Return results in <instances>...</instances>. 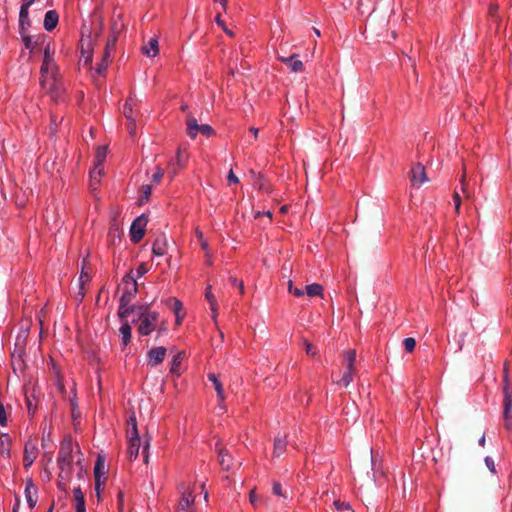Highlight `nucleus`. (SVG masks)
Wrapping results in <instances>:
<instances>
[{
	"label": "nucleus",
	"instance_id": "obj_29",
	"mask_svg": "<svg viewBox=\"0 0 512 512\" xmlns=\"http://www.w3.org/2000/svg\"><path fill=\"white\" fill-rule=\"evenodd\" d=\"M196 234H197V237L199 238L201 249L205 253L206 264L211 265L212 264V260H211V252H210V249H209V244H208L207 240H205L203 238V235H202L201 232L196 231Z\"/></svg>",
	"mask_w": 512,
	"mask_h": 512
},
{
	"label": "nucleus",
	"instance_id": "obj_32",
	"mask_svg": "<svg viewBox=\"0 0 512 512\" xmlns=\"http://www.w3.org/2000/svg\"><path fill=\"white\" fill-rule=\"evenodd\" d=\"M356 361V350L350 349L344 354L345 369L353 370Z\"/></svg>",
	"mask_w": 512,
	"mask_h": 512
},
{
	"label": "nucleus",
	"instance_id": "obj_54",
	"mask_svg": "<svg viewBox=\"0 0 512 512\" xmlns=\"http://www.w3.org/2000/svg\"><path fill=\"white\" fill-rule=\"evenodd\" d=\"M249 501L253 506H257L259 502V498L255 493V490H252L249 494Z\"/></svg>",
	"mask_w": 512,
	"mask_h": 512
},
{
	"label": "nucleus",
	"instance_id": "obj_59",
	"mask_svg": "<svg viewBox=\"0 0 512 512\" xmlns=\"http://www.w3.org/2000/svg\"><path fill=\"white\" fill-rule=\"evenodd\" d=\"M109 236L113 238H119V229L116 226H111L109 229Z\"/></svg>",
	"mask_w": 512,
	"mask_h": 512
},
{
	"label": "nucleus",
	"instance_id": "obj_16",
	"mask_svg": "<svg viewBox=\"0 0 512 512\" xmlns=\"http://www.w3.org/2000/svg\"><path fill=\"white\" fill-rule=\"evenodd\" d=\"M218 459L223 470H230L233 466V457L225 448L218 449Z\"/></svg>",
	"mask_w": 512,
	"mask_h": 512
},
{
	"label": "nucleus",
	"instance_id": "obj_9",
	"mask_svg": "<svg viewBox=\"0 0 512 512\" xmlns=\"http://www.w3.org/2000/svg\"><path fill=\"white\" fill-rule=\"evenodd\" d=\"M428 178L425 173V168L422 164L417 163L413 165L411 169V182L413 186L420 187L422 184L426 183Z\"/></svg>",
	"mask_w": 512,
	"mask_h": 512
},
{
	"label": "nucleus",
	"instance_id": "obj_6",
	"mask_svg": "<svg viewBox=\"0 0 512 512\" xmlns=\"http://www.w3.org/2000/svg\"><path fill=\"white\" fill-rule=\"evenodd\" d=\"M503 395L504 427L510 431L512 430V386H504Z\"/></svg>",
	"mask_w": 512,
	"mask_h": 512
},
{
	"label": "nucleus",
	"instance_id": "obj_61",
	"mask_svg": "<svg viewBox=\"0 0 512 512\" xmlns=\"http://www.w3.org/2000/svg\"><path fill=\"white\" fill-rule=\"evenodd\" d=\"M201 489H202V495H203L204 502L208 503L209 494H208V491L205 488V483L201 484Z\"/></svg>",
	"mask_w": 512,
	"mask_h": 512
},
{
	"label": "nucleus",
	"instance_id": "obj_44",
	"mask_svg": "<svg viewBox=\"0 0 512 512\" xmlns=\"http://www.w3.org/2000/svg\"><path fill=\"white\" fill-rule=\"evenodd\" d=\"M353 380V370L346 369L342 375L343 384H350L351 382H353Z\"/></svg>",
	"mask_w": 512,
	"mask_h": 512
},
{
	"label": "nucleus",
	"instance_id": "obj_25",
	"mask_svg": "<svg viewBox=\"0 0 512 512\" xmlns=\"http://www.w3.org/2000/svg\"><path fill=\"white\" fill-rule=\"evenodd\" d=\"M169 302L171 303V309L175 314L176 323L180 324L185 316L182 302L176 298L170 299Z\"/></svg>",
	"mask_w": 512,
	"mask_h": 512
},
{
	"label": "nucleus",
	"instance_id": "obj_45",
	"mask_svg": "<svg viewBox=\"0 0 512 512\" xmlns=\"http://www.w3.org/2000/svg\"><path fill=\"white\" fill-rule=\"evenodd\" d=\"M484 461H485V465L488 468V470L491 473L495 474L496 473V465H495L493 458H491L490 456H486Z\"/></svg>",
	"mask_w": 512,
	"mask_h": 512
},
{
	"label": "nucleus",
	"instance_id": "obj_17",
	"mask_svg": "<svg viewBox=\"0 0 512 512\" xmlns=\"http://www.w3.org/2000/svg\"><path fill=\"white\" fill-rule=\"evenodd\" d=\"M59 22L58 13L55 10H49L44 17L43 26L46 31H52Z\"/></svg>",
	"mask_w": 512,
	"mask_h": 512
},
{
	"label": "nucleus",
	"instance_id": "obj_52",
	"mask_svg": "<svg viewBox=\"0 0 512 512\" xmlns=\"http://www.w3.org/2000/svg\"><path fill=\"white\" fill-rule=\"evenodd\" d=\"M109 64L106 63V62H103V60H101L97 66H96V72L98 74H102L106 71V69L108 68Z\"/></svg>",
	"mask_w": 512,
	"mask_h": 512
},
{
	"label": "nucleus",
	"instance_id": "obj_63",
	"mask_svg": "<svg viewBox=\"0 0 512 512\" xmlns=\"http://www.w3.org/2000/svg\"><path fill=\"white\" fill-rule=\"evenodd\" d=\"M291 293L296 297H301L304 295V291L300 288H294L293 290H291Z\"/></svg>",
	"mask_w": 512,
	"mask_h": 512
},
{
	"label": "nucleus",
	"instance_id": "obj_27",
	"mask_svg": "<svg viewBox=\"0 0 512 512\" xmlns=\"http://www.w3.org/2000/svg\"><path fill=\"white\" fill-rule=\"evenodd\" d=\"M196 134L209 138L214 135V129L208 124H198L194 119V137Z\"/></svg>",
	"mask_w": 512,
	"mask_h": 512
},
{
	"label": "nucleus",
	"instance_id": "obj_24",
	"mask_svg": "<svg viewBox=\"0 0 512 512\" xmlns=\"http://www.w3.org/2000/svg\"><path fill=\"white\" fill-rule=\"evenodd\" d=\"M184 359V353L178 352L173 355L171 360L170 372L175 375H180L182 371V362Z\"/></svg>",
	"mask_w": 512,
	"mask_h": 512
},
{
	"label": "nucleus",
	"instance_id": "obj_47",
	"mask_svg": "<svg viewBox=\"0 0 512 512\" xmlns=\"http://www.w3.org/2000/svg\"><path fill=\"white\" fill-rule=\"evenodd\" d=\"M163 174H164L163 170L160 167H156V170H155L154 174L152 175V181L154 183L158 184L161 181Z\"/></svg>",
	"mask_w": 512,
	"mask_h": 512
},
{
	"label": "nucleus",
	"instance_id": "obj_21",
	"mask_svg": "<svg viewBox=\"0 0 512 512\" xmlns=\"http://www.w3.org/2000/svg\"><path fill=\"white\" fill-rule=\"evenodd\" d=\"M104 174V167L101 165H94L90 172V185L95 190L101 182V178Z\"/></svg>",
	"mask_w": 512,
	"mask_h": 512
},
{
	"label": "nucleus",
	"instance_id": "obj_8",
	"mask_svg": "<svg viewBox=\"0 0 512 512\" xmlns=\"http://www.w3.org/2000/svg\"><path fill=\"white\" fill-rule=\"evenodd\" d=\"M158 314L156 312H152L141 318V322L138 328V331L141 335L146 336L151 334L157 324Z\"/></svg>",
	"mask_w": 512,
	"mask_h": 512
},
{
	"label": "nucleus",
	"instance_id": "obj_39",
	"mask_svg": "<svg viewBox=\"0 0 512 512\" xmlns=\"http://www.w3.org/2000/svg\"><path fill=\"white\" fill-rule=\"evenodd\" d=\"M151 192H152V188L150 185H142L141 197L139 199L140 204H144V203L148 202Z\"/></svg>",
	"mask_w": 512,
	"mask_h": 512
},
{
	"label": "nucleus",
	"instance_id": "obj_43",
	"mask_svg": "<svg viewBox=\"0 0 512 512\" xmlns=\"http://www.w3.org/2000/svg\"><path fill=\"white\" fill-rule=\"evenodd\" d=\"M21 35H22V40L24 42L25 48L29 49V50H33L35 44H34V42L32 40V37L29 36V35H26L25 31H21Z\"/></svg>",
	"mask_w": 512,
	"mask_h": 512
},
{
	"label": "nucleus",
	"instance_id": "obj_46",
	"mask_svg": "<svg viewBox=\"0 0 512 512\" xmlns=\"http://www.w3.org/2000/svg\"><path fill=\"white\" fill-rule=\"evenodd\" d=\"M206 298L207 300L209 301L210 303V306H211V310H212V317L213 319L216 318V314H215V311H216V302H215V299L213 298V296L211 295L210 292H207L206 293Z\"/></svg>",
	"mask_w": 512,
	"mask_h": 512
},
{
	"label": "nucleus",
	"instance_id": "obj_28",
	"mask_svg": "<svg viewBox=\"0 0 512 512\" xmlns=\"http://www.w3.org/2000/svg\"><path fill=\"white\" fill-rule=\"evenodd\" d=\"M10 437L8 434L0 435V454L4 457H8L10 454Z\"/></svg>",
	"mask_w": 512,
	"mask_h": 512
},
{
	"label": "nucleus",
	"instance_id": "obj_2",
	"mask_svg": "<svg viewBox=\"0 0 512 512\" xmlns=\"http://www.w3.org/2000/svg\"><path fill=\"white\" fill-rule=\"evenodd\" d=\"M123 282L127 285V288L120 298L118 316L121 320L126 319L128 315L133 312V309L129 306V303L137 293V281L132 275V272L123 277Z\"/></svg>",
	"mask_w": 512,
	"mask_h": 512
},
{
	"label": "nucleus",
	"instance_id": "obj_55",
	"mask_svg": "<svg viewBox=\"0 0 512 512\" xmlns=\"http://www.w3.org/2000/svg\"><path fill=\"white\" fill-rule=\"evenodd\" d=\"M227 180L230 184H236L239 182V179L238 177L233 173L232 170L229 171L228 173V176H227Z\"/></svg>",
	"mask_w": 512,
	"mask_h": 512
},
{
	"label": "nucleus",
	"instance_id": "obj_33",
	"mask_svg": "<svg viewBox=\"0 0 512 512\" xmlns=\"http://www.w3.org/2000/svg\"><path fill=\"white\" fill-rule=\"evenodd\" d=\"M306 294L309 297L323 296V287L318 283H313L306 286Z\"/></svg>",
	"mask_w": 512,
	"mask_h": 512
},
{
	"label": "nucleus",
	"instance_id": "obj_5",
	"mask_svg": "<svg viewBox=\"0 0 512 512\" xmlns=\"http://www.w3.org/2000/svg\"><path fill=\"white\" fill-rule=\"evenodd\" d=\"M189 156V145L180 146L177 150L176 158L168 164V172L173 175L176 174L179 169H182L187 164Z\"/></svg>",
	"mask_w": 512,
	"mask_h": 512
},
{
	"label": "nucleus",
	"instance_id": "obj_12",
	"mask_svg": "<svg viewBox=\"0 0 512 512\" xmlns=\"http://www.w3.org/2000/svg\"><path fill=\"white\" fill-rule=\"evenodd\" d=\"M38 448L36 444L28 442L24 449L23 463L25 468H29L37 458Z\"/></svg>",
	"mask_w": 512,
	"mask_h": 512
},
{
	"label": "nucleus",
	"instance_id": "obj_53",
	"mask_svg": "<svg viewBox=\"0 0 512 512\" xmlns=\"http://www.w3.org/2000/svg\"><path fill=\"white\" fill-rule=\"evenodd\" d=\"M111 59H112V51H110L109 49H104L101 60H103V62L110 64Z\"/></svg>",
	"mask_w": 512,
	"mask_h": 512
},
{
	"label": "nucleus",
	"instance_id": "obj_41",
	"mask_svg": "<svg viewBox=\"0 0 512 512\" xmlns=\"http://www.w3.org/2000/svg\"><path fill=\"white\" fill-rule=\"evenodd\" d=\"M405 350L409 353L413 352L416 347V341L412 337L405 338L403 341Z\"/></svg>",
	"mask_w": 512,
	"mask_h": 512
},
{
	"label": "nucleus",
	"instance_id": "obj_11",
	"mask_svg": "<svg viewBox=\"0 0 512 512\" xmlns=\"http://www.w3.org/2000/svg\"><path fill=\"white\" fill-rule=\"evenodd\" d=\"M137 106V99L135 96L130 95L123 106V114L128 122L133 123L136 121L137 112L134 111V108Z\"/></svg>",
	"mask_w": 512,
	"mask_h": 512
},
{
	"label": "nucleus",
	"instance_id": "obj_64",
	"mask_svg": "<svg viewBox=\"0 0 512 512\" xmlns=\"http://www.w3.org/2000/svg\"><path fill=\"white\" fill-rule=\"evenodd\" d=\"M215 21H216L217 25L222 28V30L224 29V27H227L225 25L224 21L221 19L220 15L216 16Z\"/></svg>",
	"mask_w": 512,
	"mask_h": 512
},
{
	"label": "nucleus",
	"instance_id": "obj_20",
	"mask_svg": "<svg viewBox=\"0 0 512 512\" xmlns=\"http://www.w3.org/2000/svg\"><path fill=\"white\" fill-rule=\"evenodd\" d=\"M123 16L121 13H114L111 22L110 33L119 36L124 30Z\"/></svg>",
	"mask_w": 512,
	"mask_h": 512
},
{
	"label": "nucleus",
	"instance_id": "obj_40",
	"mask_svg": "<svg viewBox=\"0 0 512 512\" xmlns=\"http://www.w3.org/2000/svg\"><path fill=\"white\" fill-rule=\"evenodd\" d=\"M303 343H304V346H305L306 354L308 356L315 357L318 354V350H317V348L313 344H311L307 340H304Z\"/></svg>",
	"mask_w": 512,
	"mask_h": 512
},
{
	"label": "nucleus",
	"instance_id": "obj_36",
	"mask_svg": "<svg viewBox=\"0 0 512 512\" xmlns=\"http://www.w3.org/2000/svg\"><path fill=\"white\" fill-rule=\"evenodd\" d=\"M73 495L76 502V508H85V498L80 488H74Z\"/></svg>",
	"mask_w": 512,
	"mask_h": 512
},
{
	"label": "nucleus",
	"instance_id": "obj_35",
	"mask_svg": "<svg viewBox=\"0 0 512 512\" xmlns=\"http://www.w3.org/2000/svg\"><path fill=\"white\" fill-rule=\"evenodd\" d=\"M90 276L88 272H86L83 268L79 276V294L81 296V299L84 297V285L90 282Z\"/></svg>",
	"mask_w": 512,
	"mask_h": 512
},
{
	"label": "nucleus",
	"instance_id": "obj_13",
	"mask_svg": "<svg viewBox=\"0 0 512 512\" xmlns=\"http://www.w3.org/2000/svg\"><path fill=\"white\" fill-rule=\"evenodd\" d=\"M281 62L285 63L291 72H301L303 70V62L299 59L297 54H293L289 57H279Z\"/></svg>",
	"mask_w": 512,
	"mask_h": 512
},
{
	"label": "nucleus",
	"instance_id": "obj_14",
	"mask_svg": "<svg viewBox=\"0 0 512 512\" xmlns=\"http://www.w3.org/2000/svg\"><path fill=\"white\" fill-rule=\"evenodd\" d=\"M287 444L288 441L285 435H277L274 438L273 456L278 458L283 455V453L286 451Z\"/></svg>",
	"mask_w": 512,
	"mask_h": 512
},
{
	"label": "nucleus",
	"instance_id": "obj_26",
	"mask_svg": "<svg viewBox=\"0 0 512 512\" xmlns=\"http://www.w3.org/2000/svg\"><path fill=\"white\" fill-rule=\"evenodd\" d=\"M142 52L144 55L148 57H155L158 52V41L155 38H151L143 47Z\"/></svg>",
	"mask_w": 512,
	"mask_h": 512
},
{
	"label": "nucleus",
	"instance_id": "obj_7",
	"mask_svg": "<svg viewBox=\"0 0 512 512\" xmlns=\"http://www.w3.org/2000/svg\"><path fill=\"white\" fill-rule=\"evenodd\" d=\"M148 223V219L145 215L138 216L131 224L130 227V238L133 243H138L142 240L145 234V227Z\"/></svg>",
	"mask_w": 512,
	"mask_h": 512
},
{
	"label": "nucleus",
	"instance_id": "obj_10",
	"mask_svg": "<svg viewBox=\"0 0 512 512\" xmlns=\"http://www.w3.org/2000/svg\"><path fill=\"white\" fill-rule=\"evenodd\" d=\"M166 356V349L162 346L152 348L147 353V361L150 366L159 365Z\"/></svg>",
	"mask_w": 512,
	"mask_h": 512
},
{
	"label": "nucleus",
	"instance_id": "obj_4",
	"mask_svg": "<svg viewBox=\"0 0 512 512\" xmlns=\"http://www.w3.org/2000/svg\"><path fill=\"white\" fill-rule=\"evenodd\" d=\"M73 445L71 440H66L61 443L57 464L60 469V475L63 474L68 477L71 474L72 471V465H73Z\"/></svg>",
	"mask_w": 512,
	"mask_h": 512
},
{
	"label": "nucleus",
	"instance_id": "obj_30",
	"mask_svg": "<svg viewBox=\"0 0 512 512\" xmlns=\"http://www.w3.org/2000/svg\"><path fill=\"white\" fill-rule=\"evenodd\" d=\"M13 373L20 379V375L24 373V363L21 356H12Z\"/></svg>",
	"mask_w": 512,
	"mask_h": 512
},
{
	"label": "nucleus",
	"instance_id": "obj_49",
	"mask_svg": "<svg viewBox=\"0 0 512 512\" xmlns=\"http://www.w3.org/2000/svg\"><path fill=\"white\" fill-rule=\"evenodd\" d=\"M453 201H454L455 211L458 213L460 210V206H461V196H460V193L458 190H455V192H454Z\"/></svg>",
	"mask_w": 512,
	"mask_h": 512
},
{
	"label": "nucleus",
	"instance_id": "obj_1",
	"mask_svg": "<svg viewBox=\"0 0 512 512\" xmlns=\"http://www.w3.org/2000/svg\"><path fill=\"white\" fill-rule=\"evenodd\" d=\"M40 84L54 101L63 99L65 88L59 77L58 66L50 51V45L44 49V59L40 69Z\"/></svg>",
	"mask_w": 512,
	"mask_h": 512
},
{
	"label": "nucleus",
	"instance_id": "obj_60",
	"mask_svg": "<svg viewBox=\"0 0 512 512\" xmlns=\"http://www.w3.org/2000/svg\"><path fill=\"white\" fill-rule=\"evenodd\" d=\"M148 448H149V441H146L145 445L143 446V455H144L145 463L148 462Z\"/></svg>",
	"mask_w": 512,
	"mask_h": 512
},
{
	"label": "nucleus",
	"instance_id": "obj_31",
	"mask_svg": "<svg viewBox=\"0 0 512 512\" xmlns=\"http://www.w3.org/2000/svg\"><path fill=\"white\" fill-rule=\"evenodd\" d=\"M192 503L191 493H184L178 506V512H191L190 506Z\"/></svg>",
	"mask_w": 512,
	"mask_h": 512
},
{
	"label": "nucleus",
	"instance_id": "obj_38",
	"mask_svg": "<svg viewBox=\"0 0 512 512\" xmlns=\"http://www.w3.org/2000/svg\"><path fill=\"white\" fill-rule=\"evenodd\" d=\"M105 473L104 460L99 457L94 468L95 478H101Z\"/></svg>",
	"mask_w": 512,
	"mask_h": 512
},
{
	"label": "nucleus",
	"instance_id": "obj_3",
	"mask_svg": "<svg viewBox=\"0 0 512 512\" xmlns=\"http://www.w3.org/2000/svg\"><path fill=\"white\" fill-rule=\"evenodd\" d=\"M128 448L127 453L131 460L136 459L141 448V439L137 429V420L134 415L129 417L127 428Z\"/></svg>",
	"mask_w": 512,
	"mask_h": 512
},
{
	"label": "nucleus",
	"instance_id": "obj_58",
	"mask_svg": "<svg viewBox=\"0 0 512 512\" xmlns=\"http://www.w3.org/2000/svg\"><path fill=\"white\" fill-rule=\"evenodd\" d=\"M105 479L102 481L101 478H95V490L97 494L100 493L101 486L104 485Z\"/></svg>",
	"mask_w": 512,
	"mask_h": 512
},
{
	"label": "nucleus",
	"instance_id": "obj_37",
	"mask_svg": "<svg viewBox=\"0 0 512 512\" xmlns=\"http://www.w3.org/2000/svg\"><path fill=\"white\" fill-rule=\"evenodd\" d=\"M333 505L335 509L339 512H355L348 502H341L340 500H335L333 502Z\"/></svg>",
	"mask_w": 512,
	"mask_h": 512
},
{
	"label": "nucleus",
	"instance_id": "obj_48",
	"mask_svg": "<svg viewBox=\"0 0 512 512\" xmlns=\"http://www.w3.org/2000/svg\"><path fill=\"white\" fill-rule=\"evenodd\" d=\"M460 189H461V192L464 194V196L466 198H470L471 197V193L468 191V189L466 187L465 175H463L461 180H460Z\"/></svg>",
	"mask_w": 512,
	"mask_h": 512
},
{
	"label": "nucleus",
	"instance_id": "obj_62",
	"mask_svg": "<svg viewBox=\"0 0 512 512\" xmlns=\"http://www.w3.org/2000/svg\"><path fill=\"white\" fill-rule=\"evenodd\" d=\"M186 126H187V133L188 135H192V118L191 117H188L186 119Z\"/></svg>",
	"mask_w": 512,
	"mask_h": 512
},
{
	"label": "nucleus",
	"instance_id": "obj_22",
	"mask_svg": "<svg viewBox=\"0 0 512 512\" xmlns=\"http://www.w3.org/2000/svg\"><path fill=\"white\" fill-rule=\"evenodd\" d=\"M152 252L156 256H163L167 252V241L165 236L156 238L152 246Z\"/></svg>",
	"mask_w": 512,
	"mask_h": 512
},
{
	"label": "nucleus",
	"instance_id": "obj_34",
	"mask_svg": "<svg viewBox=\"0 0 512 512\" xmlns=\"http://www.w3.org/2000/svg\"><path fill=\"white\" fill-rule=\"evenodd\" d=\"M107 146H99L97 149H96V153H95V164L94 165H101L103 166V163L106 159V156H107Z\"/></svg>",
	"mask_w": 512,
	"mask_h": 512
},
{
	"label": "nucleus",
	"instance_id": "obj_50",
	"mask_svg": "<svg viewBox=\"0 0 512 512\" xmlns=\"http://www.w3.org/2000/svg\"><path fill=\"white\" fill-rule=\"evenodd\" d=\"M273 493L279 497H286L282 492V486L279 482H274L272 487Z\"/></svg>",
	"mask_w": 512,
	"mask_h": 512
},
{
	"label": "nucleus",
	"instance_id": "obj_19",
	"mask_svg": "<svg viewBox=\"0 0 512 512\" xmlns=\"http://www.w3.org/2000/svg\"><path fill=\"white\" fill-rule=\"evenodd\" d=\"M25 398L28 408V413L30 415H34L37 409V401H36V390L35 386H32L31 391L28 389L25 390Z\"/></svg>",
	"mask_w": 512,
	"mask_h": 512
},
{
	"label": "nucleus",
	"instance_id": "obj_56",
	"mask_svg": "<svg viewBox=\"0 0 512 512\" xmlns=\"http://www.w3.org/2000/svg\"><path fill=\"white\" fill-rule=\"evenodd\" d=\"M128 132L133 137L136 134V121L128 122Z\"/></svg>",
	"mask_w": 512,
	"mask_h": 512
},
{
	"label": "nucleus",
	"instance_id": "obj_15",
	"mask_svg": "<svg viewBox=\"0 0 512 512\" xmlns=\"http://www.w3.org/2000/svg\"><path fill=\"white\" fill-rule=\"evenodd\" d=\"M25 497L26 501L30 508H33L37 503V488L32 483L31 480H28L25 487Z\"/></svg>",
	"mask_w": 512,
	"mask_h": 512
},
{
	"label": "nucleus",
	"instance_id": "obj_57",
	"mask_svg": "<svg viewBox=\"0 0 512 512\" xmlns=\"http://www.w3.org/2000/svg\"><path fill=\"white\" fill-rule=\"evenodd\" d=\"M220 401L224 400V386H215Z\"/></svg>",
	"mask_w": 512,
	"mask_h": 512
},
{
	"label": "nucleus",
	"instance_id": "obj_42",
	"mask_svg": "<svg viewBox=\"0 0 512 512\" xmlns=\"http://www.w3.org/2000/svg\"><path fill=\"white\" fill-rule=\"evenodd\" d=\"M118 37L119 36L110 33V35L107 39L106 45H105V49H109L110 51L113 52V50L115 49Z\"/></svg>",
	"mask_w": 512,
	"mask_h": 512
},
{
	"label": "nucleus",
	"instance_id": "obj_23",
	"mask_svg": "<svg viewBox=\"0 0 512 512\" xmlns=\"http://www.w3.org/2000/svg\"><path fill=\"white\" fill-rule=\"evenodd\" d=\"M29 3H23L20 8L19 13V25L21 28V31H26V26H30V19H29Z\"/></svg>",
	"mask_w": 512,
	"mask_h": 512
},
{
	"label": "nucleus",
	"instance_id": "obj_51",
	"mask_svg": "<svg viewBox=\"0 0 512 512\" xmlns=\"http://www.w3.org/2000/svg\"><path fill=\"white\" fill-rule=\"evenodd\" d=\"M148 272V267L145 263H141L137 269H136V274H137V277H142L144 276L146 273Z\"/></svg>",
	"mask_w": 512,
	"mask_h": 512
},
{
	"label": "nucleus",
	"instance_id": "obj_18",
	"mask_svg": "<svg viewBox=\"0 0 512 512\" xmlns=\"http://www.w3.org/2000/svg\"><path fill=\"white\" fill-rule=\"evenodd\" d=\"M119 333L121 337L122 349H125L130 343L132 337V329L126 319H124V322L119 329Z\"/></svg>",
	"mask_w": 512,
	"mask_h": 512
}]
</instances>
